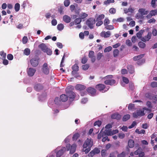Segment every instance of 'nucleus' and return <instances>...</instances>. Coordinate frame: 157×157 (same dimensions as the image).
<instances>
[{
	"label": "nucleus",
	"mask_w": 157,
	"mask_h": 157,
	"mask_svg": "<svg viewBox=\"0 0 157 157\" xmlns=\"http://www.w3.org/2000/svg\"><path fill=\"white\" fill-rule=\"evenodd\" d=\"M44 52L46 53L49 56L51 55L52 54V51L48 47Z\"/></svg>",
	"instance_id": "nucleus-32"
},
{
	"label": "nucleus",
	"mask_w": 157,
	"mask_h": 157,
	"mask_svg": "<svg viewBox=\"0 0 157 157\" xmlns=\"http://www.w3.org/2000/svg\"><path fill=\"white\" fill-rule=\"evenodd\" d=\"M130 115L129 114L126 115L123 117L122 118L123 121H127L130 118Z\"/></svg>",
	"instance_id": "nucleus-31"
},
{
	"label": "nucleus",
	"mask_w": 157,
	"mask_h": 157,
	"mask_svg": "<svg viewBox=\"0 0 157 157\" xmlns=\"http://www.w3.org/2000/svg\"><path fill=\"white\" fill-rule=\"evenodd\" d=\"M95 20L92 18H90L86 21V24L91 29L93 28V25L95 23Z\"/></svg>",
	"instance_id": "nucleus-6"
},
{
	"label": "nucleus",
	"mask_w": 157,
	"mask_h": 157,
	"mask_svg": "<svg viewBox=\"0 0 157 157\" xmlns=\"http://www.w3.org/2000/svg\"><path fill=\"white\" fill-rule=\"evenodd\" d=\"M129 72L131 74H132L134 72V69L133 67L131 65H128L127 66Z\"/></svg>",
	"instance_id": "nucleus-25"
},
{
	"label": "nucleus",
	"mask_w": 157,
	"mask_h": 157,
	"mask_svg": "<svg viewBox=\"0 0 157 157\" xmlns=\"http://www.w3.org/2000/svg\"><path fill=\"white\" fill-rule=\"evenodd\" d=\"M91 147H88V148H86L84 149V148L82 149V151L84 152L86 154H87L88 153L90 150Z\"/></svg>",
	"instance_id": "nucleus-55"
},
{
	"label": "nucleus",
	"mask_w": 157,
	"mask_h": 157,
	"mask_svg": "<svg viewBox=\"0 0 157 157\" xmlns=\"http://www.w3.org/2000/svg\"><path fill=\"white\" fill-rule=\"evenodd\" d=\"M151 86L152 87H157V82H152L151 84Z\"/></svg>",
	"instance_id": "nucleus-56"
},
{
	"label": "nucleus",
	"mask_w": 157,
	"mask_h": 157,
	"mask_svg": "<svg viewBox=\"0 0 157 157\" xmlns=\"http://www.w3.org/2000/svg\"><path fill=\"white\" fill-rule=\"evenodd\" d=\"M30 50L28 48H25L24 51V53L26 55H29L30 54Z\"/></svg>",
	"instance_id": "nucleus-39"
},
{
	"label": "nucleus",
	"mask_w": 157,
	"mask_h": 157,
	"mask_svg": "<svg viewBox=\"0 0 157 157\" xmlns=\"http://www.w3.org/2000/svg\"><path fill=\"white\" fill-rule=\"evenodd\" d=\"M89 67V66L88 64H86L82 66V69L84 70H86L88 69Z\"/></svg>",
	"instance_id": "nucleus-51"
},
{
	"label": "nucleus",
	"mask_w": 157,
	"mask_h": 157,
	"mask_svg": "<svg viewBox=\"0 0 157 157\" xmlns=\"http://www.w3.org/2000/svg\"><path fill=\"white\" fill-rule=\"evenodd\" d=\"M149 13L152 16H155L157 14V10H151Z\"/></svg>",
	"instance_id": "nucleus-38"
},
{
	"label": "nucleus",
	"mask_w": 157,
	"mask_h": 157,
	"mask_svg": "<svg viewBox=\"0 0 157 157\" xmlns=\"http://www.w3.org/2000/svg\"><path fill=\"white\" fill-rule=\"evenodd\" d=\"M101 122L100 121H98L95 122L94 124V126L97 125L98 127L100 126L101 125Z\"/></svg>",
	"instance_id": "nucleus-46"
},
{
	"label": "nucleus",
	"mask_w": 157,
	"mask_h": 157,
	"mask_svg": "<svg viewBox=\"0 0 157 157\" xmlns=\"http://www.w3.org/2000/svg\"><path fill=\"white\" fill-rule=\"evenodd\" d=\"M94 56V52L93 51H90L89 52V57L90 58H92Z\"/></svg>",
	"instance_id": "nucleus-49"
},
{
	"label": "nucleus",
	"mask_w": 157,
	"mask_h": 157,
	"mask_svg": "<svg viewBox=\"0 0 157 157\" xmlns=\"http://www.w3.org/2000/svg\"><path fill=\"white\" fill-rule=\"evenodd\" d=\"M71 87L68 86L66 89V91L68 97L70 98L73 99L75 97V94L73 91H71Z\"/></svg>",
	"instance_id": "nucleus-4"
},
{
	"label": "nucleus",
	"mask_w": 157,
	"mask_h": 157,
	"mask_svg": "<svg viewBox=\"0 0 157 157\" xmlns=\"http://www.w3.org/2000/svg\"><path fill=\"white\" fill-rule=\"evenodd\" d=\"M105 17V15L103 14L99 15L96 18V21H101Z\"/></svg>",
	"instance_id": "nucleus-37"
},
{
	"label": "nucleus",
	"mask_w": 157,
	"mask_h": 157,
	"mask_svg": "<svg viewBox=\"0 0 157 157\" xmlns=\"http://www.w3.org/2000/svg\"><path fill=\"white\" fill-rule=\"evenodd\" d=\"M105 28L108 30H112L114 29V28L112 25H106L105 26Z\"/></svg>",
	"instance_id": "nucleus-44"
},
{
	"label": "nucleus",
	"mask_w": 157,
	"mask_h": 157,
	"mask_svg": "<svg viewBox=\"0 0 157 157\" xmlns=\"http://www.w3.org/2000/svg\"><path fill=\"white\" fill-rule=\"evenodd\" d=\"M43 88V86L39 83L35 84L34 86V88L35 90L37 91H39L42 90Z\"/></svg>",
	"instance_id": "nucleus-16"
},
{
	"label": "nucleus",
	"mask_w": 157,
	"mask_h": 157,
	"mask_svg": "<svg viewBox=\"0 0 157 157\" xmlns=\"http://www.w3.org/2000/svg\"><path fill=\"white\" fill-rule=\"evenodd\" d=\"M7 59L9 60H12L13 59V56L11 54H9L7 56Z\"/></svg>",
	"instance_id": "nucleus-60"
},
{
	"label": "nucleus",
	"mask_w": 157,
	"mask_h": 157,
	"mask_svg": "<svg viewBox=\"0 0 157 157\" xmlns=\"http://www.w3.org/2000/svg\"><path fill=\"white\" fill-rule=\"evenodd\" d=\"M80 135L78 133H77L74 134L72 137V139L74 140H76L79 137Z\"/></svg>",
	"instance_id": "nucleus-30"
},
{
	"label": "nucleus",
	"mask_w": 157,
	"mask_h": 157,
	"mask_svg": "<svg viewBox=\"0 0 157 157\" xmlns=\"http://www.w3.org/2000/svg\"><path fill=\"white\" fill-rule=\"evenodd\" d=\"M114 2V0H107L104 2V4L106 5H108L109 4L111 3H113Z\"/></svg>",
	"instance_id": "nucleus-34"
},
{
	"label": "nucleus",
	"mask_w": 157,
	"mask_h": 157,
	"mask_svg": "<svg viewBox=\"0 0 157 157\" xmlns=\"http://www.w3.org/2000/svg\"><path fill=\"white\" fill-rule=\"evenodd\" d=\"M79 16L81 19H83L87 17L88 16V14L85 13H82L80 14Z\"/></svg>",
	"instance_id": "nucleus-33"
},
{
	"label": "nucleus",
	"mask_w": 157,
	"mask_h": 157,
	"mask_svg": "<svg viewBox=\"0 0 157 157\" xmlns=\"http://www.w3.org/2000/svg\"><path fill=\"white\" fill-rule=\"evenodd\" d=\"M119 51L117 49H115L113 51V56L114 57H116L119 54Z\"/></svg>",
	"instance_id": "nucleus-40"
},
{
	"label": "nucleus",
	"mask_w": 157,
	"mask_h": 157,
	"mask_svg": "<svg viewBox=\"0 0 157 157\" xmlns=\"http://www.w3.org/2000/svg\"><path fill=\"white\" fill-rule=\"evenodd\" d=\"M38 47L43 52L45 51L48 48L47 46L44 43L40 44Z\"/></svg>",
	"instance_id": "nucleus-22"
},
{
	"label": "nucleus",
	"mask_w": 157,
	"mask_h": 157,
	"mask_svg": "<svg viewBox=\"0 0 157 157\" xmlns=\"http://www.w3.org/2000/svg\"><path fill=\"white\" fill-rule=\"evenodd\" d=\"M42 70L43 72L45 74L47 75L49 73V69L48 67L47 63H44L43 65Z\"/></svg>",
	"instance_id": "nucleus-11"
},
{
	"label": "nucleus",
	"mask_w": 157,
	"mask_h": 157,
	"mask_svg": "<svg viewBox=\"0 0 157 157\" xmlns=\"http://www.w3.org/2000/svg\"><path fill=\"white\" fill-rule=\"evenodd\" d=\"M103 133H101V132L98 134V139H100L101 137H103L104 136Z\"/></svg>",
	"instance_id": "nucleus-61"
},
{
	"label": "nucleus",
	"mask_w": 157,
	"mask_h": 157,
	"mask_svg": "<svg viewBox=\"0 0 157 157\" xmlns=\"http://www.w3.org/2000/svg\"><path fill=\"white\" fill-rule=\"evenodd\" d=\"M151 32H148L146 36H145L144 37H143L141 39V40L144 42L148 41L151 38Z\"/></svg>",
	"instance_id": "nucleus-14"
},
{
	"label": "nucleus",
	"mask_w": 157,
	"mask_h": 157,
	"mask_svg": "<svg viewBox=\"0 0 157 157\" xmlns=\"http://www.w3.org/2000/svg\"><path fill=\"white\" fill-rule=\"evenodd\" d=\"M98 22L96 24V25L97 26H99L102 24L103 22L101 21H96Z\"/></svg>",
	"instance_id": "nucleus-62"
},
{
	"label": "nucleus",
	"mask_w": 157,
	"mask_h": 157,
	"mask_svg": "<svg viewBox=\"0 0 157 157\" xmlns=\"http://www.w3.org/2000/svg\"><path fill=\"white\" fill-rule=\"evenodd\" d=\"M138 12L142 15H147L149 13L148 10H146L144 8H140L138 10Z\"/></svg>",
	"instance_id": "nucleus-15"
},
{
	"label": "nucleus",
	"mask_w": 157,
	"mask_h": 157,
	"mask_svg": "<svg viewBox=\"0 0 157 157\" xmlns=\"http://www.w3.org/2000/svg\"><path fill=\"white\" fill-rule=\"evenodd\" d=\"M75 88L77 90H81L85 89V87L82 85L77 84L75 86Z\"/></svg>",
	"instance_id": "nucleus-20"
},
{
	"label": "nucleus",
	"mask_w": 157,
	"mask_h": 157,
	"mask_svg": "<svg viewBox=\"0 0 157 157\" xmlns=\"http://www.w3.org/2000/svg\"><path fill=\"white\" fill-rule=\"evenodd\" d=\"M93 145V141L92 139H86L83 145V147L86 148L87 147H91Z\"/></svg>",
	"instance_id": "nucleus-2"
},
{
	"label": "nucleus",
	"mask_w": 157,
	"mask_h": 157,
	"mask_svg": "<svg viewBox=\"0 0 157 157\" xmlns=\"http://www.w3.org/2000/svg\"><path fill=\"white\" fill-rule=\"evenodd\" d=\"M145 114L144 110H139L137 111L136 112L133 113V117L135 118H137L139 116H142Z\"/></svg>",
	"instance_id": "nucleus-8"
},
{
	"label": "nucleus",
	"mask_w": 157,
	"mask_h": 157,
	"mask_svg": "<svg viewBox=\"0 0 157 157\" xmlns=\"http://www.w3.org/2000/svg\"><path fill=\"white\" fill-rule=\"evenodd\" d=\"M109 12L110 13L113 14L115 13L116 10L114 8H111L109 9Z\"/></svg>",
	"instance_id": "nucleus-50"
},
{
	"label": "nucleus",
	"mask_w": 157,
	"mask_h": 157,
	"mask_svg": "<svg viewBox=\"0 0 157 157\" xmlns=\"http://www.w3.org/2000/svg\"><path fill=\"white\" fill-rule=\"evenodd\" d=\"M121 117V115L119 114H114L111 116V118L113 119L119 120Z\"/></svg>",
	"instance_id": "nucleus-24"
},
{
	"label": "nucleus",
	"mask_w": 157,
	"mask_h": 157,
	"mask_svg": "<svg viewBox=\"0 0 157 157\" xmlns=\"http://www.w3.org/2000/svg\"><path fill=\"white\" fill-rule=\"evenodd\" d=\"M63 21L67 23H69L71 21V17L68 15H65L63 17Z\"/></svg>",
	"instance_id": "nucleus-19"
},
{
	"label": "nucleus",
	"mask_w": 157,
	"mask_h": 157,
	"mask_svg": "<svg viewBox=\"0 0 157 157\" xmlns=\"http://www.w3.org/2000/svg\"><path fill=\"white\" fill-rule=\"evenodd\" d=\"M144 56V54H140L138 56H135L133 58V59L134 61H138L137 63L138 64H140L145 62L144 59H142H142Z\"/></svg>",
	"instance_id": "nucleus-5"
},
{
	"label": "nucleus",
	"mask_w": 157,
	"mask_h": 157,
	"mask_svg": "<svg viewBox=\"0 0 157 157\" xmlns=\"http://www.w3.org/2000/svg\"><path fill=\"white\" fill-rule=\"evenodd\" d=\"M39 58L38 57H36L32 59L30 62L31 64L33 67H36L38 64Z\"/></svg>",
	"instance_id": "nucleus-7"
},
{
	"label": "nucleus",
	"mask_w": 157,
	"mask_h": 157,
	"mask_svg": "<svg viewBox=\"0 0 157 157\" xmlns=\"http://www.w3.org/2000/svg\"><path fill=\"white\" fill-rule=\"evenodd\" d=\"M144 31V30H141L139 32L137 33L136 36L139 38H140L142 37V35Z\"/></svg>",
	"instance_id": "nucleus-28"
},
{
	"label": "nucleus",
	"mask_w": 157,
	"mask_h": 157,
	"mask_svg": "<svg viewBox=\"0 0 157 157\" xmlns=\"http://www.w3.org/2000/svg\"><path fill=\"white\" fill-rule=\"evenodd\" d=\"M113 78L112 75H108L105 77L103 78L105 80L104 81V83L106 85H113L116 82V81L112 79Z\"/></svg>",
	"instance_id": "nucleus-1"
},
{
	"label": "nucleus",
	"mask_w": 157,
	"mask_h": 157,
	"mask_svg": "<svg viewBox=\"0 0 157 157\" xmlns=\"http://www.w3.org/2000/svg\"><path fill=\"white\" fill-rule=\"evenodd\" d=\"M77 146L76 144H73L71 146V148L70 149V153L71 154H73L75 151Z\"/></svg>",
	"instance_id": "nucleus-18"
},
{
	"label": "nucleus",
	"mask_w": 157,
	"mask_h": 157,
	"mask_svg": "<svg viewBox=\"0 0 157 157\" xmlns=\"http://www.w3.org/2000/svg\"><path fill=\"white\" fill-rule=\"evenodd\" d=\"M118 131L117 130H114L112 132L110 130H105L103 133L104 136H111L113 134H114L118 133Z\"/></svg>",
	"instance_id": "nucleus-10"
},
{
	"label": "nucleus",
	"mask_w": 157,
	"mask_h": 157,
	"mask_svg": "<svg viewBox=\"0 0 157 157\" xmlns=\"http://www.w3.org/2000/svg\"><path fill=\"white\" fill-rule=\"evenodd\" d=\"M95 88L96 89L101 91L103 90L105 88V86L104 84H99L96 86Z\"/></svg>",
	"instance_id": "nucleus-17"
},
{
	"label": "nucleus",
	"mask_w": 157,
	"mask_h": 157,
	"mask_svg": "<svg viewBox=\"0 0 157 157\" xmlns=\"http://www.w3.org/2000/svg\"><path fill=\"white\" fill-rule=\"evenodd\" d=\"M146 105L149 108H151L152 107V105L151 103L149 101H147L146 103Z\"/></svg>",
	"instance_id": "nucleus-57"
},
{
	"label": "nucleus",
	"mask_w": 157,
	"mask_h": 157,
	"mask_svg": "<svg viewBox=\"0 0 157 157\" xmlns=\"http://www.w3.org/2000/svg\"><path fill=\"white\" fill-rule=\"evenodd\" d=\"M70 3L69 0H65L64 2V4L65 6L67 7L69 5Z\"/></svg>",
	"instance_id": "nucleus-47"
},
{
	"label": "nucleus",
	"mask_w": 157,
	"mask_h": 157,
	"mask_svg": "<svg viewBox=\"0 0 157 157\" xmlns=\"http://www.w3.org/2000/svg\"><path fill=\"white\" fill-rule=\"evenodd\" d=\"M73 71H78L79 70V67L77 64H75L72 67Z\"/></svg>",
	"instance_id": "nucleus-42"
},
{
	"label": "nucleus",
	"mask_w": 157,
	"mask_h": 157,
	"mask_svg": "<svg viewBox=\"0 0 157 157\" xmlns=\"http://www.w3.org/2000/svg\"><path fill=\"white\" fill-rule=\"evenodd\" d=\"M138 46L139 47L141 48H144L146 46V44L145 43H144V42L140 41L138 43Z\"/></svg>",
	"instance_id": "nucleus-29"
},
{
	"label": "nucleus",
	"mask_w": 157,
	"mask_h": 157,
	"mask_svg": "<svg viewBox=\"0 0 157 157\" xmlns=\"http://www.w3.org/2000/svg\"><path fill=\"white\" fill-rule=\"evenodd\" d=\"M27 71L28 75L30 76H33L36 71L35 69L32 68H28Z\"/></svg>",
	"instance_id": "nucleus-12"
},
{
	"label": "nucleus",
	"mask_w": 157,
	"mask_h": 157,
	"mask_svg": "<svg viewBox=\"0 0 157 157\" xmlns=\"http://www.w3.org/2000/svg\"><path fill=\"white\" fill-rule=\"evenodd\" d=\"M143 152V150L141 147L138 148V149L134 151V154L136 155H138Z\"/></svg>",
	"instance_id": "nucleus-27"
},
{
	"label": "nucleus",
	"mask_w": 157,
	"mask_h": 157,
	"mask_svg": "<svg viewBox=\"0 0 157 157\" xmlns=\"http://www.w3.org/2000/svg\"><path fill=\"white\" fill-rule=\"evenodd\" d=\"M122 80L123 82L126 84H128L129 82V80L126 77H123L122 78Z\"/></svg>",
	"instance_id": "nucleus-58"
},
{
	"label": "nucleus",
	"mask_w": 157,
	"mask_h": 157,
	"mask_svg": "<svg viewBox=\"0 0 157 157\" xmlns=\"http://www.w3.org/2000/svg\"><path fill=\"white\" fill-rule=\"evenodd\" d=\"M111 35V32L108 31L106 32L105 31L102 32L100 34L101 36L104 38H107L110 36Z\"/></svg>",
	"instance_id": "nucleus-13"
},
{
	"label": "nucleus",
	"mask_w": 157,
	"mask_h": 157,
	"mask_svg": "<svg viewBox=\"0 0 157 157\" xmlns=\"http://www.w3.org/2000/svg\"><path fill=\"white\" fill-rule=\"evenodd\" d=\"M100 152V150L98 148L96 147L90 152L88 156L89 157H92L95 154H98Z\"/></svg>",
	"instance_id": "nucleus-9"
},
{
	"label": "nucleus",
	"mask_w": 157,
	"mask_h": 157,
	"mask_svg": "<svg viewBox=\"0 0 157 157\" xmlns=\"http://www.w3.org/2000/svg\"><path fill=\"white\" fill-rule=\"evenodd\" d=\"M64 26L62 24H58L57 26V29L59 31H61L63 29Z\"/></svg>",
	"instance_id": "nucleus-35"
},
{
	"label": "nucleus",
	"mask_w": 157,
	"mask_h": 157,
	"mask_svg": "<svg viewBox=\"0 0 157 157\" xmlns=\"http://www.w3.org/2000/svg\"><path fill=\"white\" fill-rule=\"evenodd\" d=\"M125 155V152H122L121 153L117 155V157H124Z\"/></svg>",
	"instance_id": "nucleus-59"
},
{
	"label": "nucleus",
	"mask_w": 157,
	"mask_h": 157,
	"mask_svg": "<svg viewBox=\"0 0 157 157\" xmlns=\"http://www.w3.org/2000/svg\"><path fill=\"white\" fill-rule=\"evenodd\" d=\"M106 151L105 149H103L101 151V155L102 157H105L106 155Z\"/></svg>",
	"instance_id": "nucleus-45"
},
{
	"label": "nucleus",
	"mask_w": 157,
	"mask_h": 157,
	"mask_svg": "<svg viewBox=\"0 0 157 157\" xmlns=\"http://www.w3.org/2000/svg\"><path fill=\"white\" fill-rule=\"evenodd\" d=\"M61 101L63 102L66 101L68 99L67 96L65 94H63L60 96Z\"/></svg>",
	"instance_id": "nucleus-23"
},
{
	"label": "nucleus",
	"mask_w": 157,
	"mask_h": 157,
	"mask_svg": "<svg viewBox=\"0 0 157 157\" xmlns=\"http://www.w3.org/2000/svg\"><path fill=\"white\" fill-rule=\"evenodd\" d=\"M82 21V20L80 18H76L74 21L75 24L76 25L79 24Z\"/></svg>",
	"instance_id": "nucleus-36"
},
{
	"label": "nucleus",
	"mask_w": 157,
	"mask_h": 157,
	"mask_svg": "<svg viewBox=\"0 0 157 157\" xmlns=\"http://www.w3.org/2000/svg\"><path fill=\"white\" fill-rule=\"evenodd\" d=\"M20 7V5L18 3H16L14 6V9L15 10L16 12L18 11Z\"/></svg>",
	"instance_id": "nucleus-41"
},
{
	"label": "nucleus",
	"mask_w": 157,
	"mask_h": 157,
	"mask_svg": "<svg viewBox=\"0 0 157 157\" xmlns=\"http://www.w3.org/2000/svg\"><path fill=\"white\" fill-rule=\"evenodd\" d=\"M136 125V121H133L132 124L128 127L129 128H131L134 127Z\"/></svg>",
	"instance_id": "nucleus-63"
},
{
	"label": "nucleus",
	"mask_w": 157,
	"mask_h": 157,
	"mask_svg": "<svg viewBox=\"0 0 157 157\" xmlns=\"http://www.w3.org/2000/svg\"><path fill=\"white\" fill-rule=\"evenodd\" d=\"M87 91L88 93L91 94L92 95H94L96 92V90L95 89L91 87H89L88 88Z\"/></svg>",
	"instance_id": "nucleus-21"
},
{
	"label": "nucleus",
	"mask_w": 157,
	"mask_h": 157,
	"mask_svg": "<svg viewBox=\"0 0 157 157\" xmlns=\"http://www.w3.org/2000/svg\"><path fill=\"white\" fill-rule=\"evenodd\" d=\"M109 23V21L108 18H106L105 19L104 21V25L105 26H106Z\"/></svg>",
	"instance_id": "nucleus-53"
},
{
	"label": "nucleus",
	"mask_w": 157,
	"mask_h": 157,
	"mask_svg": "<svg viewBox=\"0 0 157 157\" xmlns=\"http://www.w3.org/2000/svg\"><path fill=\"white\" fill-rule=\"evenodd\" d=\"M112 47L111 46H108L105 48L104 52H109L112 50Z\"/></svg>",
	"instance_id": "nucleus-43"
},
{
	"label": "nucleus",
	"mask_w": 157,
	"mask_h": 157,
	"mask_svg": "<svg viewBox=\"0 0 157 157\" xmlns=\"http://www.w3.org/2000/svg\"><path fill=\"white\" fill-rule=\"evenodd\" d=\"M128 146L130 148L133 147L134 145V141L132 140H129L128 141Z\"/></svg>",
	"instance_id": "nucleus-26"
},
{
	"label": "nucleus",
	"mask_w": 157,
	"mask_h": 157,
	"mask_svg": "<svg viewBox=\"0 0 157 157\" xmlns=\"http://www.w3.org/2000/svg\"><path fill=\"white\" fill-rule=\"evenodd\" d=\"M103 56V55L102 53L99 52L97 54V59L98 60H99Z\"/></svg>",
	"instance_id": "nucleus-54"
},
{
	"label": "nucleus",
	"mask_w": 157,
	"mask_h": 157,
	"mask_svg": "<svg viewBox=\"0 0 157 157\" xmlns=\"http://www.w3.org/2000/svg\"><path fill=\"white\" fill-rule=\"evenodd\" d=\"M55 151L56 153V156L57 157H60L65 152L66 148L65 147H62L61 149L59 150V147L57 148Z\"/></svg>",
	"instance_id": "nucleus-3"
},
{
	"label": "nucleus",
	"mask_w": 157,
	"mask_h": 157,
	"mask_svg": "<svg viewBox=\"0 0 157 157\" xmlns=\"http://www.w3.org/2000/svg\"><path fill=\"white\" fill-rule=\"evenodd\" d=\"M87 58L86 56H84L82 59L81 62L82 63L85 64L87 62Z\"/></svg>",
	"instance_id": "nucleus-48"
},
{
	"label": "nucleus",
	"mask_w": 157,
	"mask_h": 157,
	"mask_svg": "<svg viewBox=\"0 0 157 157\" xmlns=\"http://www.w3.org/2000/svg\"><path fill=\"white\" fill-rule=\"evenodd\" d=\"M155 20L153 18L151 19L148 20L147 22L149 23H154L155 22Z\"/></svg>",
	"instance_id": "nucleus-64"
},
{
	"label": "nucleus",
	"mask_w": 157,
	"mask_h": 157,
	"mask_svg": "<svg viewBox=\"0 0 157 157\" xmlns=\"http://www.w3.org/2000/svg\"><path fill=\"white\" fill-rule=\"evenodd\" d=\"M28 39L27 37L26 36H24L22 39V42L23 44H26L28 41Z\"/></svg>",
	"instance_id": "nucleus-52"
}]
</instances>
